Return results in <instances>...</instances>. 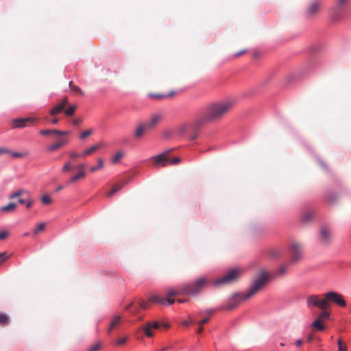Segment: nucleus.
<instances>
[{"label": "nucleus", "mask_w": 351, "mask_h": 351, "mask_svg": "<svg viewBox=\"0 0 351 351\" xmlns=\"http://www.w3.org/2000/svg\"><path fill=\"white\" fill-rule=\"evenodd\" d=\"M328 304H335L341 307L346 306V301L342 295L335 291H330L326 293Z\"/></svg>", "instance_id": "obj_7"}, {"label": "nucleus", "mask_w": 351, "mask_h": 351, "mask_svg": "<svg viewBox=\"0 0 351 351\" xmlns=\"http://www.w3.org/2000/svg\"><path fill=\"white\" fill-rule=\"evenodd\" d=\"M148 130H150L148 128H147V125L145 123L140 124L135 130V138H140L144 134V133Z\"/></svg>", "instance_id": "obj_19"}, {"label": "nucleus", "mask_w": 351, "mask_h": 351, "mask_svg": "<svg viewBox=\"0 0 351 351\" xmlns=\"http://www.w3.org/2000/svg\"><path fill=\"white\" fill-rule=\"evenodd\" d=\"M307 305L308 306H316L322 310H326L328 308V304L326 294L322 298L317 295H310L307 298Z\"/></svg>", "instance_id": "obj_6"}, {"label": "nucleus", "mask_w": 351, "mask_h": 351, "mask_svg": "<svg viewBox=\"0 0 351 351\" xmlns=\"http://www.w3.org/2000/svg\"><path fill=\"white\" fill-rule=\"evenodd\" d=\"M348 1V0H338V5L339 6H343Z\"/></svg>", "instance_id": "obj_53"}, {"label": "nucleus", "mask_w": 351, "mask_h": 351, "mask_svg": "<svg viewBox=\"0 0 351 351\" xmlns=\"http://www.w3.org/2000/svg\"><path fill=\"white\" fill-rule=\"evenodd\" d=\"M173 134H175L174 133V130L171 131V130H165L163 132V136L166 138H169Z\"/></svg>", "instance_id": "obj_44"}, {"label": "nucleus", "mask_w": 351, "mask_h": 351, "mask_svg": "<svg viewBox=\"0 0 351 351\" xmlns=\"http://www.w3.org/2000/svg\"><path fill=\"white\" fill-rule=\"evenodd\" d=\"M124 153L121 151L117 152L112 158L111 162L113 164H117L123 157Z\"/></svg>", "instance_id": "obj_27"}, {"label": "nucleus", "mask_w": 351, "mask_h": 351, "mask_svg": "<svg viewBox=\"0 0 351 351\" xmlns=\"http://www.w3.org/2000/svg\"><path fill=\"white\" fill-rule=\"evenodd\" d=\"M176 92L174 90H171L168 93H153L149 92L147 93V97L149 99L154 101H161L164 99H169L175 96Z\"/></svg>", "instance_id": "obj_10"}, {"label": "nucleus", "mask_w": 351, "mask_h": 351, "mask_svg": "<svg viewBox=\"0 0 351 351\" xmlns=\"http://www.w3.org/2000/svg\"><path fill=\"white\" fill-rule=\"evenodd\" d=\"M313 217V213L311 211H307L304 213L302 217V220L304 222L309 221Z\"/></svg>", "instance_id": "obj_36"}, {"label": "nucleus", "mask_w": 351, "mask_h": 351, "mask_svg": "<svg viewBox=\"0 0 351 351\" xmlns=\"http://www.w3.org/2000/svg\"><path fill=\"white\" fill-rule=\"evenodd\" d=\"M209 319H209V317H206V318H204V319H202V320L199 321L197 324H198L199 326H202V325H204V324H205L208 323V322H209Z\"/></svg>", "instance_id": "obj_49"}, {"label": "nucleus", "mask_w": 351, "mask_h": 351, "mask_svg": "<svg viewBox=\"0 0 351 351\" xmlns=\"http://www.w3.org/2000/svg\"><path fill=\"white\" fill-rule=\"evenodd\" d=\"M92 134H93V130H87L83 132L80 134V138L82 139V140L85 139L87 137H88L89 136H90Z\"/></svg>", "instance_id": "obj_41"}, {"label": "nucleus", "mask_w": 351, "mask_h": 351, "mask_svg": "<svg viewBox=\"0 0 351 351\" xmlns=\"http://www.w3.org/2000/svg\"><path fill=\"white\" fill-rule=\"evenodd\" d=\"M302 343H303V341H302V340H301V339H298V340H297V341H295V344H296V346H297L298 347L301 346L302 345Z\"/></svg>", "instance_id": "obj_56"}, {"label": "nucleus", "mask_w": 351, "mask_h": 351, "mask_svg": "<svg viewBox=\"0 0 351 351\" xmlns=\"http://www.w3.org/2000/svg\"><path fill=\"white\" fill-rule=\"evenodd\" d=\"M68 104V99L67 98H64L62 101L59 104H63V108L64 109L66 104Z\"/></svg>", "instance_id": "obj_52"}, {"label": "nucleus", "mask_w": 351, "mask_h": 351, "mask_svg": "<svg viewBox=\"0 0 351 351\" xmlns=\"http://www.w3.org/2000/svg\"><path fill=\"white\" fill-rule=\"evenodd\" d=\"M162 119L163 114L162 113H154L147 121L145 122V123L147 125V128H148L149 130H152L155 128L158 124L160 123Z\"/></svg>", "instance_id": "obj_11"}, {"label": "nucleus", "mask_w": 351, "mask_h": 351, "mask_svg": "<svg viewBox=\"0 0 351 351\" xmlns=\"http://www.w3.org/2000/svg\"><path fill=\"white\" fill-rule=\"evenodd\" d=\"M63 110V104H58V105H56V106L51 109V110L49 111V114L51 116H55L60 113Z\"/></svg>", "instance_id": "obj_25"}, {"label": "nucleus", "mask_w": 351, "mask_h": 351, "mask_svg": "<svg viewBox=\"0 0 351 351\" xmlns=\"http://www.w3.org/2000/svg\"><path fill=\"white\" fill-rule=\"evenodd\" d=\"M161 326H163L165 328H169V325L168 324H160L158 322H147L143 326H142V329L143 330L145 335L147 337H152L154 336V329H158Z\"/></svg>", "instance_id": "obj_8"}, {"label": "nucleus", "mask_w": 351, "mask_h": 351, "mask_svg": "<svg viewBox=\"0 0 351 351\" xmlns=\"http://www.w3.org/2000/svg\"><path fill=\"white\" fill-rule=\"evenodd\" d=\"M26 200L27 198H19L18 201L21 204H25Z\"/></svg>", "instance_id": "obj_58"}, {"label": "nucleus", "mask_w": 351, "mask_h": 351, "mask_svg": "<svg viewBox=\"0 0 351 351\" xmlns=\"http://www.w3.org/2000/svg\"><path fill=\"white\" fill-rule=\"evenodd\" d=\"M243 274V269L241 268H234L229 270L223 276L213 281L215 287L231 284L237 281Z\"/></svg>", "instance_id": "obj_4"}, {"label": "nucleus", "mask_w": 351, "mask_h": 351, "mask_svg": "<svg viewBox=\"0 0 351 351\" xmlns=\"http://www.w3.org/2000/svg\"><path fill=\"white\" fill-rule=\"evenodd\" d=\"M187 129H188V126L186 125H184V124L180 125L177 128H176L174 130V133L176 134H178V135H183L185 134Z\"/></svg>", "instance_id": "obj_26"}, {"label": "nucleus", "mask_w": 351, "mask_h": 351, "mask_svg": "<svg viewBox=\"0 0 351 351\" xmlns=\"http://www.w3.org/2000/svg\"><path fill=\"white\" fill-rule=\"evenodd\" d=\"M11 127L13 129L25 128V123L24 118L16 119L11 121Z\"/></svg>", "instance_id": "obj_23"}, {"label": "nucleus", "mask_w": 351, "mask_h": 351, "mask_svg": "<svg viewBox=\"0 0 351 351\" xmlns=\"http://www.w3.org/2000/svg\"><path fill=\"white\" fill-rule=\"evenodd\" d=\"M312 339H313V335H308V338H307L308 341H311Z\"/></svg>", "instance_id": "obj_64"}, {"label": "nucleus", "mask_w": 351, "mask_h": 351, "mask_svg": "<svg viewBox=\"0 0 351 351\" xmlns=\"http://www.w3.org/2000/svg\"><path fill=\"white\" fill-rule=\"evenodd\" d=\"M105 146V144L104 143H97L95 145H93L91 146L90 147L86 149L84 152L83 154H82V156H87V155H90L92 154L93 152H96L97 150H98L99 148Z\"/></svg>", "instance_id": "obj_20"}, {"label": "nucleus", "mask_w": 351, "mask_h": 351, "mask_svg": "<svg viewBox=\"0 0 351 351\" xmlns=\"http://www.w3.org/2000/svg\"><path fill=\"white\" fill-rule=\"evenodd\" d=\"M123 187V185H119L115 184L113 186L112 190L107 193L106 195L108 197H112L114 193H116L117 191H119L121 188Z\"/></svg>", "instance_id": "obj_32"}, {"label": "nucleus", "mask_w": 351, "mask_h": 351, "mask_svg": "<svg viewBox=\"0 0 351 351\" xmlns=\"http://www.w3.org/2000/svg\"><path fill=\"white\" fill-rule=\"evenodd\" d=\"M60 132H62V133H57V135H66V134H70L69 131H61L60 130Z\"/></svg>", "instance_id": "obj_57"}, {"label": "nucleus", "mask_w": 351, "mask_h": 351, "mask_svg": "<svg viewBox=\"0 0 351 351\" xmlns=\"http://www.w3.org/2000/svg\"><path fill=\"white\" fill-rule=\"evenodd\" d=\"M41 202L43 204L47 205L52 202V199L49 195H44L41 197Z\"/></svg>", "instance_id": "obj_40"}, {"label": "nucleus", "mask_w": 351, "mask_h": 351, "mask_svg": "<svg viewBox=\"0 0 351 351\" xmlns=\"http://www.w3.org/2000/svg\"><path fill=\"white\" fill-rule=\"evenodd\" d=\"M128 340V338L127 337H121V338H119L117 339L116 341V344L117 346H121V345H123L126 343Z\"/></svg>", "instance_id": "obj_43"}, {"label": "nucleus", "mask_w": 351, "mask_h": 351, "mask_svg": "<svg viewBox=\"0 0 351 351\" xmlns=\"http://www.w3.org/2000/svg\"><path fill=\"white\" fill-rule=\"evenodd\" d=\"M9 233L7 231H1L0 232V240L5 239L8 236Z\"/></svg>", "instance_id": "obj_47"}, {"label": "nucleus", "mask_w": 351, "mask_h": 351, "mask_svg": "<svg viewBox=\"0 0 351 351\" xmlns=\"http://www.w3.org/2000/svg\"><path fill=\"white\" fill-rule=\"evenodd\" d=\"M171 298L172 297H169L167 295V298L154 295L149 298V301L161 305L173 304L176 300Z\"/></svg>", "instance_id": "obj_12"}, {"label": "nucleus", "mask_w": 351, "mask_h": 351, "mask_svg": "<svg viewBox=\"0 0 351 351\" xmlns=\"http://www.w3.org/2000/svg\"><path fill=\"white\" fill-rule=\"evenodd\" d=\"M339 15V12H337L334 14H331V18L333 21H336L338 19Z\"/></svg>", "instance_id": "obj_54"}, {"label": "nucleus", "mask_w": 351, "mask_h": 351, "mask_svg": "<svg viewBox=\"0 0 351 351\" xmlns=\"http://www.w3.org/2000/svg\"><path fill=\"white\" fill-rule=\"evenodd\" d=\"M287 266H282L280 267L279 270H278V274L280 275H283L285 274V273H287Z\"/></svg>", "instance_id": "obj_46"}, {"label": "nucleus", "mask_w": 351, "mask_h": 351, "mask_svg": "<svg viewBox=\"0 0 351 351\" xmlns=\"http://www.w3.org/2000/svg\"><path fill=\"white\" fill-rule=\"evenodd\" d=\"M12 156L15 158H21L23 156V154L19 152H14L12 154Z\"/></svg>", "instance_id": "obj_51"}, {"label": "nucleus", "mask_w": 351, "mask_h": 351, "mask_svg": "<svg viewBox=\"0 0 351 351\" xmlns=\"http://www.w3.org/2000/svg\"><path fill=\"white\" fill-rule=\"evenodd\" d=\"M245 52V50H243V51H240L239 53H237L234 54V57H238V56L243 54Z\"/></svg>", "instance_id": "obj_59"}, {"label": "nucleus", "mask_w": 351, "mask_h": 351, "mask_svg": "<svg viewBox=\"0 0 351 351\" xmlns=\"http://www.w3.org/2000/svg\"><path fill=\"white\" fill-rule=\"evenodd\" d=\"M149 302H151L149 300L148 302L141 301L139 302V306L143 309H146L148 306Z\"/></svg>", "instance_id": "obj_45"}, {"label": "nucleus", "mask_w": 351, "mask_h": 351, "mask_svg": "<svg viewBox=\"0 0 351 351\" xmlns=\"http://www.w3.org/2000/svg\"><path fill=\"white\" fill-rule=\"evenodd\" d=\"M5 255H6L5 252L0 253V258H2L1 261V262H3V261H5L7 258Z\"/></svg>", "instance_id": "obj_55"}, {"label": "nucleus", "mask_w": 351, "mask_h": 351, "mask_svg": "<svg viewBox=\"0 0 351 351\" xmlns=\"http://www.w3.org/2000/svg\"><path fill=\"white\" fill-rule=\"evenodd\" d=\"M77 108V106L76 105H72V106H70L65 111H64V113L66 116H69V117H71L72 116L75 110Z\"/></svg>", "instance_id": "obj_34"}, {"label": "nucleus", "mask_w": 351, "mask_h": 351, "mask_svg": "<svg viewBox=\"0 0 351 351\" xmlns=\"http://www.w3.org/2000/svg\"><path fill=\"white\" fill-rule=\"evenodd\" d=\"M17 204L14 202H10L6 206L0 208V211L3 213H13L16 210Z\"/></svg>", "instance_id": "obj_22"}, {"label": "nucleus", "mask_w": 351, "mask_h": 351, "mask_svg": "<svg viewBox=\"0 0 351 351\" xmlns=\"http://www.w3.org/2000/svg\"><path fill=\"white\" fill-rule=\"evenodd\" d=\"M232 106L233 103L230 101L208 106L206 112L194 122L193 125V130L195 131L198 130L208 123L221 119L232 109Z\"/></svg>", "instance_id": "obj_1"}, {"label": "nucleus", "mask_w": 351, "mask_h": 351, "mask_svg": "<svg viewBox=\"0 0 351 351\" xmlns=\"http://www.w3.org/2000/svg\"><path fill=\"white\" fill-rule=\"evenodd\" d=\"M85 176V171H78L77 174L71 177V178L67 181V184L69 185L75 183L79 180L84 179Z\"/></svg>", "instance_id": "obj_21"}, {"label": "nucleus", "mask_w": 351, "mask_h": 351, "mask_svg": "<svg viewBox=\"0 0 351 351\" xmlns=\"http://www.w3.org/2000/svg\"><path fill=\"white\" fill-rule=\"evenodd\" d=\"M197 134H195L192 135V136L190 137V139H191V141L195 140V139L197 138Z\"/></svg>", "instance_id": "obj_62"}, {"label": "nucleus", "mask_w": 351, "mask_h": 351, "mask_svg": "<svg viewBox=\"0 0 351 351\" xmlns=\"http://www.w3.org/2000/svg\"><path fill=\"white\" fill-rule=\"evenodd\" d=\"M331 232L327 227H322L319 230V241L323 244H327L331 239Z\"/></svg>", "instance_id": "obj_13"}, {"label": "nucleus", "mask_w": 351, "mask_h": 351, "mask_svg": "<svg viewBox=\"0 0 351 351\" xmlns=\"http://www.w3.org/2000/svg\"><path fill=\"white\" fill-rule=\"evenodd\" d=\"M319 10V4L317 1L312 2L308 6L306 14L308 18H312Z\"/></svg>", "instance_id": "obj_18"}, {"label": "nucleus", "mask_w": 351, "mask_h": 351, "mask_svg": "<svg viewBox=\"0 0 351 351\" xmlns=\"http://www.w3.org/2000/svg\"><path fill=\"white\" fill-rule=\"evenodd\" d=\"M10 319L8 316L5 313H0V324L3 326L8 325Z\"/></svg>", "instance_id": "obj_31"}, {"label": "nucleus", "mask_w": 351, "mask_h": 351, "mask_svg": "<svg viewBox=\"0 0 351 351\" xmlns=\"http://www.w3.org/2000/svg\"><path fill=\"white\" fill-rule=\"evenodd\" d=\"M82 155H80V154H77L76 152H71L69 154V156L71 158H78L80 156H81Z\"/></svg>", "instance_id": "obj_50"}, {"label": "nucleus", "mask_w": 351, "mask_h": 351, "mask_svg": "<svg viewBox=\"0 0 351 351\" xmlns=\"http://www.w3.org/2000/svg\"><path fill=\"white\" fill-rule=\"evenodd\" d=\"M270 274L264 269L259 271L257 277L252 281V285L244 294H234L229 301L226 309L232 310L237 307L240 302L247 300L260 291L269 282Z\"/></svg>", "instance_id": "obj_2"}, {"label": "nucleus", "mask_w": 351, "mask_h": 351, "mask_svg": "<svg viewBox=\"0 0 351 351\" xmlns=\"http://www.w3.org/2000/svg\"><path fill=\"white\" fill-rule=\"evenodd\" d=\"M101 345L100 342L96 343L95 344L90 346L88 351H99L101 349Z\"/></svg>", "instance_id": "obj_42"}, {"label": "nucleus", "mask_w": 351, "mask_h": 351, "mask_svg": "<svg viewBox=\"0 0 351 351\" xmlns=\"http://www.w3.org/2000/svg\"><path fill=\"white\" fill-rule=\"evenodd\" d=\"M178 295H184V292L182 291V287L179 289H170L167 293V295L169 297H173Z\"/></svg>", "instance_id": "obj_29"}, {"label": "nucleus", "mask_w": 351, "mask_h": 351, "mask_svg": "<svg viewBox=\"0 0 351 351\" xmlns=\"http://www.w3.org/2000/svg\"><path fill=\"white\" fill-rule=\"evenodd\" d=\"M67 143V140L64 138H60L58 139V141L50 145L47 147V151L49 152H53L56 151L60 147H64Z\"/></svg>", "instance_id": "obj_16"}, {"label": "nucleus", "mask_w": 351, "mask_h": 351, "mask_svg": "<svg viewBox=\"0 0 351 351\" xmlns=\"http://www.w3.org/2000/svg\"><path fill=\"white\" fill-rule=\"evenodd\" d=\"M69 87H70V88H71L72 90H73L74 92H75V93H79V94H80L81 95H84V91H82V90H81V88H80L79 86H76V85L73 84L71 82H69Z\"/></svg>", "instance_id": "obj_33"}, {"label": "nucleus", "mask_w": 351, "mask_h": 351, "mask_svg": "<svg viewBox=\"0 0 351 351\" xmlns=\"http://www.w3.org/2000/svg\"><path fill=\"white\" fill-rule=\"evenodd\" d=\"M86 165L84 163H81L78 165L76 167H75L71 161H67L64 163L62 171L63 173H66L69 171L76 169L78 170V171H84Z\"/></svg>", "instance_id": "obj_15"}, {"label": "nucleus", "mask_w": 351, "mask_h": 351, "mask_svg": "<svg viewBox=\"0 0 351 351\" xmlns=\"http://www.w3.org/2000/svg\"><path fill=\"white\" fill-rule=\"evenodd\" d=\"M82 120L80 118H75L72 121V123L75 125H78L81 124Z\"/></svg>", "instance_id": "obj_48"}, {"label": "nucleus", "mask_w": 351, "mask_h": 351, "mask_svg": "<svg viewBox=\"0 0 351 351\" xmlns=\"http://www.w3.org/2000/svg\"><path fill=\"white\" fill-rule=\"evenodd\" d=\"M45 228V225L43 223H41L38 224L34 229V234H38L41 231L44 230Z\"/></svg>", "instance_id": "obj_39"}, {"label": "nucleus", "mask_w": 351, "mask_h": 351, "mask_svg": "<svg viewBox=\"0 0 351 351\" xmlns=\"http://www.w3.org/2000/svg\"><path fill=\"white\" fill-rule=\"evenodd\" d=\"M122 317L120 315H114L111 319L109 327L107 329V333L111 334L112 330L115 329L121 322Z\"/></svg>", "instance_id": "obj_17"}, {"label": "nucleus", "mask_w": 351, "mask_h": 351, "mask_svg": "<svg viewBox=\"0 0 351 351\" xmlns=\"http://www.w3.org/2000/svg\"><path fill=\"white\" fill-rule=\"evenodd\" d=\"M25 127H29L34 125L35 123H38L39 119L35 117H28L24 118Z\"/></svg>", "instance_id": "obj_24"}, {"label": "nucleus", "mask_w": 351, "mask_h": 351, "mask_svg": "<svg viewBox=\"0 0 351 351\" xmlns=\"http://www.w3.org/2000/svg\"><path fill=\"white\" fill-rule=\"evenodd\" d=\"M291 262H297L302 258V246L300 244L293 243L290 247Z\"/></svg>", "instance_id": "obj_9"}, {"label": "nucleus", "mask_w": 351, "mask_h": 351, "mask_svg": "<svg viewBox=\"0 0 351 351\" xmlns=\"http://www.w3.org/2000/svg\"><path fill=\"white\" fill-rule=\"evenodd\" d=\"M191 324V322H190L189 321H184V322H183V324H184V326H189V324Z\"/></svg>", "instance_id": "obj_63"}, {"label": "nucleus", "mask_w": 351, "mask_h": 351, "mask_svg": "<svg viewBox=\"0 0 351 351\" xmlns=\"http://www.w3.org/2000/svg\"><path fill=\"white\" fill-rule=\"evenodd\" d=\"M40 134L43 136H47L50 134H57V133H61L60 130H41L39 132Z\"/></svg>", "instance_id": "obj_30"}, {"label": "nucleus", "mask_w": 351, "mask_h": 351, "mask_svg": "<svg viewBox=\"0 0 351 351\" xmlns=\"http://www.w3.org/2000/svg\"><path fill=\"white\" fill-rule=\"evenodd\" d=\"M330 317V313L326 310H322V313L319 315L318 319L320 321L328 319Z\"/></svg>", "instance_id": "obj_38"}, {"label": "nucleus", "mask_w": 351, "mask_h": 351, "mask_svg": "<svg viewBox=\"0 0 351 351\" xmlns=\"http://www.w3.org/2000/svg\"><path fill=\"white\" fill-rule=\"evenodd\" d=\"M104 167V160L102 158L97 159V165L96 166L92 167L90 168V171L93 173L99 169H101Z\"/></svg>", "instance_id": "obj_28"}, {"label": "nucleus", "mask_w": 351, "mask_h": 351, "mask_svg": "<svg viewBox=\"0 0 351 351\" xmlns=\"http://www.w3.org/2000/svg\"><path fill=\"white\" fill-rule=\"evenodd\" d=\"M58 121H59V119H57V118H54V119H53L51 120V123H52V124L56 125V124H57V123H58Z\"/></svg>", "instance_id": "obj_60"}, {"label": "nucleus", "mask_w": 351, "mask_h": 351, "mask_svg": "<svg viewBox=\"0 0 351 351\" xmlns=\"http://www.w3.org/2000/svg\"><path fill=\"white\" fill-rule=\"evenodd\" d=\"M312 326L319 330H323L324 329V326L321 323V321L317 319L313 322Z\"/></svg>", "instance_id": "obj_37"}, {"label": "nucleus", "mask_w": 351, "mask_h": 351, "mask_svg": "<svg viewBox=\"0 0 351 351\" xmlns=\"http://www.w3.org/2000/svg\"><path fill=\"white\" fill-rule=\"evenodd\" d=\"M338 351H348V347L346 343L341 341V339H338Z\"/></svg>", "instance_id": "obj_35"}, {"label": "nucleus", "mask_w": 351, "mask_h": 351, "mask_svg": "<svg viewBox=\"0 0 351 351\" xmlns=\"http://www.w3.org/2000/svg\"><path fill=\"white\" fill-rule=\"evenodd\" d=\"M209 283V280L206 277H201L193 282L184 284L182 285V291L184 295L189 296L197 295Z\"/></svg>", "instance_id": "obj_3"}, {"label": "nucleus", "mask_w": 351, "mask_h": 351, "mask_svg": "<svg viewBox=\"0 0 351 351\" xmlns=\"http://www.w3.org/2000/svg\"><path fill=\"white\" fill-rule=\"evenodd\" d=\"M25 194L27 196H29V193L27 191H26L25 190H19V191H17L10 194L9 195V199H12L14 198L21 197V195H23ZM32 204H33V200L29 197H27V200L25 201V204L26 207L27 208H30L32 206Z\"/></svg>", "instance_id": "obj_14"}, {"label": "nucleus", "mask_w": 351, "mask_h": 351, "mask_svg": "<svg viewBox=\"0 0 351 351\" xmlns=\"http://www.w3.org/2000/svg\"><path fill=\"white\" fill-rule=\"evenodd\" d=\"M171 150L172 149H169L159 155L152 156L150 160L153 162L154 165L156 167H166L168 165L178 164L181 161V159L179 157L170 159L169 154Z\"/></svg>", "instance_id": "obj_5"}, {"label": "nucleus", "mask_w": 351, "mask_h": 351, "mask_svg": "<svg viewBox=\"0 0 351 351\" xmlns=\"http://www.w3.org/2000/svg\"><path fill=\"white\" fill-rule=\"evenodd\" d=\"M203 330H204V328H203L202 326H199L197 332V333H202L203 332Z\"/></svg>", "instance_id": "obj_61"}]
</instances>
